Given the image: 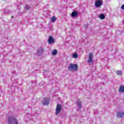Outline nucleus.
I'll return each instance as SVG.
<instances>
[{
	"label": "nucleus",
	"instance_id": "22",
	"mask_svg": "<svg viewBox=\"0 0 124 124\" xmlns=\"http://www.w3.org/2000/svg\"><path fill=\"white\" fill-rule=\"evenodd\" d=\"M84 27H85V28H88V25L87 24H85L84 25Z\"/></svg>",
	"mask_w": 124,
	"mask_h": 124
},
{
	"label": "nucleus",
	"instance_id": "7",
	"mask_svg": "<svg viewBox=\"0 0 124 124\" xmlns=\"http://www.w3.org/2000/svg\"><path fill=\"white\" fill-rule=\"evenodd\" d=\"M62 110V105L60 104H57L56 109V113L55 115H58V114H60V112Z\"/></svg>",
	"mask_w": 124,
	"mask_h": 124
},
{
	"label": "nucleus",
	"instance_id": "14",
	"mask_svg": "<svg viewBox=\"0 0 124 124\" xmlns=\"http://www.w3.org/2000/svg\"><path fill=\"white\" fill-rule=\"evenodd\" d=\"M52 54L53 56H55V55H57V54H58V50L56 49L53 50L52 52Z\"/></svg>",
	"mask_w": 124,
	"mask_h": 124
},
{
	"label": "nucleus",
	"instance_id": "20",
	"mask_svg": "<svg viewBox=\"0 0 124 124\" xmlns=\"http://www.w3.org/2000/svg\"><path fill=\"white\" fill-rule=\"evenodd\" d=\"M7 12H8V10H5L4 14H6V15H7V14H8Z\"/></svg>",
	"mask_w": 124,
	"mask_h": 124
},
{
	"label": "nucleus",
	"instance_id": "11",
	"mask_svg": "<svg viewBox=\"0 0 124 124\" xmlns=\"http://www.w3.org/2000/svg\"><path fill=\"white\" fill-rule=\"evenodd\" d=\"M77 15H78V13L76 11L73 12L71 14L72 17H76Z\"/></svg>",
	"mask_w": 124,
	"mask_h": 124
},
{
	"label": "nucleus",
	"instance_id": "6",
	"mask_svg": "<svg viewBox=\"0 0 124 124\" xmlns=\"http://www.w3.org/2000/svg\"><path fill=\"white\" fill-rule=\"evenodd\" d=\"M50 102V99L48 97H45L44 98L42 104L43 105L47 106L48 104H49V103Z\"/></svg>",
	"mask_w": 124,
	"mask_h": 124
},
{
	"label": "nucleus",
	"instance_id": "17",
	"mask_svg": "<svg viewBox=\"0 0 124 124\" xmlns=\"http://www.w3.org/2000/svg\"><path fill=\"white\" fill-rule=\"evenodd\" d=\"M56 17L53 16L51 18V22H55L56 21Z\"/></svg>",
	"mask_w": 124,
	"mask_h": 124
},
{
	"label": "nucleus",
	"instance_id": "4",
	"mask_svg": "<svg viewBox=\"0 0 124 124\" xmlns=\"http://www.w3.org/2000/svg\"><path fill=\"white\" fill-rule=\"evenodd\" d=\"M102 4H103V1H102V0H96L95 1L94 6L96 8H98L100 7V6H102Z\"/></svg>",
	"mask_w": 124,
	"mask_h": 124
},
{
	"label": "nucleus",
	"instance_id": "5",
	"mask_svg": "<svg viewBox=\"0 0 124 124\" xmlns=\"http://www.w3.org/2000/svg\"><path fill=\"white\" fill-rule=\"evenodd\" d=\"M76 104L78 108V111L81 110V108H82V101L79 99L77 100Z\"/></svg>",
	"mask_w": 124,
	"mask_h": 124
},
{
	"label": "nucleus",
	"instance_id": "10",
	"mask_svg": "<svg viewBox=\"0 0 124 124\" xmlns=\"http://www.w3.org/2000/svg\"><path fill=\"white\" fill-rule=\"evenodd\" d=\"M117 116L118 118H123V117L124 116V111L117 112Z\"/></svg>",
	"mask_w": 124,
	"mask_h": 124
},
{
	"label": "nucleus",
	"instance_id": "3",
	"mask_svg": "<svg viewBox=\"0 0 124 124\" xmlns=\"http://www.w3.org/2000/svg\"><path fill=\"white\" fill-rule=\"evenodd\" d=\"M93 53H90L89 54L88 60L87 61V62L89 63L90 65H92V64L93 63Z\"/></svg>",
	"mask_w": 124,
	"mask_h": 124
},
{
	"label": "nucleus",
	"instance_id": "9",
	"mask_svg": "<svg viewBox=\"0 0 124 124\" xmlns=\"http://www.w3.org/2000/svg\"><path fill=\"white\" fill-rule=\"evenodd\" d=\"M54 42H55V40H54V38L51 36H50L48 40V44H53Z\"/></svg>",
	"mask_w": 124,
	"mask_h": 124
},
{
	"label": "nucleus",
	"instance_id": "8",
	"mask_svg": "<svg viewBox=\"0 0 124 124\" xmlns=\"http://www.w3.org/2000/svg\"><path fill=\"white\" fill-rule=\"evenodd\" d=\"M44 52V48L43 47H39V48L37 50V55L40 56V55H42Z\"/></svg>",
	"mask_w": 124,
	"mask_h": 124
},
{
	"label": "nucleus",
	"instance_id": "19",
	"mask_svg": "<svg viewBox=\"0 0 124 124\" xmlns=\"http://www.w3.org/2000/svg\"><path fill=\"white\" fill-rule=\"evenodd\" d=\"M30 116H31V115H30V114H26L25 115V117H26V118H28V117L29 118H30Z\"/></svg>",
	"mask_w": 124,
	"mask_h": 124
},
{
	"label": "nucleus",
	"instance_id": "16",
	"mask_svg": "<svg viewBox=\"0 0 124 124\" xmlns=\"http://www.w3.org/2000/svg\"><path fill=\"white\" fill-rule=\"evenodd\" d=\"M122 73H123V72L121 70L116 71V74L119 76L122 75Z\"/></svg>",
	"mask_w": 124,
	"mask_h": 124
},
{
	"label": "nucleus",
	"instance_id": "1",
	"mask_svg": "<svg viewBox=\"0 0 124 124\" xmlns=\"http://www.w3.org/2000/svg\"><path fill=\"white\" fill-rule=\"evenodd\" d=\"M8 124H19V120L14 116L9 117L7 120Z\"/></svg>",
	"mask_w": 124,
	"mask_h": 124
},
{
	"label": "nucleus",
	"instance_id": "15",
	"mask_svg": "<svg viewBox=\"0 0 124 124\" xmlns=\"http://www.w3.org/2000/svg\"><path fill=\"white\" fill-rule=\"evenodd\" d=\"M73 58H74V59H77L78 58V54L76 53H74L73 55Z\"/></svg>",
	"mask_w": 124,
	"mask_h": 124
},
{
	"label": "nucleus",
	"instance_id": "13",
	"mask_svg": "<svg viewBox=\"0 0 124 124\" xmlns=\"http://www.w3.org/2000/svg\"><path fill=\"white\" fill-rule=\"evenodd\" d=\"M99 18L100 19H101V20H104V19L105 18V15L103 14H102L100 15Z\"/></svg>",
	"mask_w": 124,
	"mask_h": 124
},
{
	"label": "nucleus",
	"instance_id": "21",
	"mask_svg": "<svg viewBox=\"0 0 124 124\" xmlns=\"http://www.w3.org/2000/svg\"><path fill=\"white\" fill-rule=\"evenodd\" d=\"M121 8H122V9L124 10V5L122 6Z\"/></svg>",
	"mask_w": 124,
	"mask_h": 124
},
{
	"label": "nucleus",
	"instance_id": "2",
	"mask_svg": "<svg viewBox=\"0 0 124 124\" xmlns=\"http://www.w3.org/2000/svg\"><path fill=\"white\" fill-rule=\"evenodd\" d=\"M68 69L70 71H77V70L78 69V65L71 63L68 66Z\"/></svg>",
	"mask_w": 124,
	"mask_h": 124
},
{
	"label": "nucleus",
	"instance_id": "18",
	"mask_svg": "<svg viewBox=\"0 0 124 124\" xmlns=\"http://www.w3.org/2000/svg\"><path fill=\"white\" fill-rule=\"evenodd\" d=\"M30 8H31V7L29 6H26L25 7V9L27 10H29V9H30Z\"/></svg>",
	"mask_w": 124,
	"mask_h": 124
},
{
	"label": "nucleus",
	"instance_id": "12",
	"mask_svg": "<svg viewBox=\"0 0 124 124\" xmlns=\"http://www.w3.org/2000/svg\"><path fill=\"white\" fill-rule=\"evenodd\" d=\"M119 92L120 93H124V86H121L119 89Z\"/></svg>",
	"mask_w": 124,
	"mask_h": 124
},
{
	"label": "nucleus",
	"instance_id": "23",
	"mask_svg": "<svg viewBox=\"0 0 124 124\" xmlns=\"http://www.w3.org/2000/svg\"><path fill=\"white\" fill-rule=\"evenodd\" d=\"M11 18H14V16H13Z\"/></svg>",
	"mask_w": 124,
	"mask_h": 124
}]
</instances>
